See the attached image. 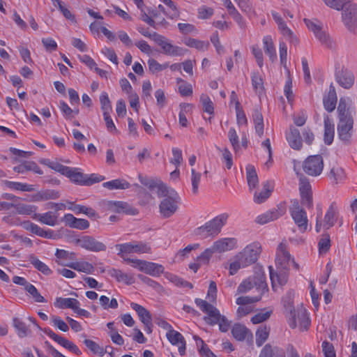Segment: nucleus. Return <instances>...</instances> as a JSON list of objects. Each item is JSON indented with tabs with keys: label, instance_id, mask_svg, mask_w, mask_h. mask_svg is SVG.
I'll return each instance as SVG.
<instances>
[{
	"label": "nucleus",
	"instance_id": "obj_1",
	"mask_svg": "<svg viewBox=\"0 0 357 357\" xmlns=\"http://www.w3.org/2000/svg\"><path fill=\"white\" fill-rule=\"evenodd\" d=\"M159 197H163L159 205L160 215L164 218L172 216L177 211L180 197L178 193L172 188L162 186L160 188Z\"/></svg>",
	"mask_w": 357,
	"mask_h": 357
},
{
	"label": "nucleus",
	"instance_id": "obj_2",
	"mask_svg": "<svg viewBox=\"0 0 357 357\" xmlns=\"http://www.w3.org/2000/svg\"><path fill=\"white\" fill-rule=\"evenodd\" d=\"M227 213H222L204 225L196 228L194 234L202 238L215 237L220 232L222 227L226 224L228 219Z\"/></svg>",
	"mask_w": 357,
	"mask_h": 357
},
{
	"label": "nucleus",
	"instance_id": "obj_3",
	"mask_svg": "<svg viewBox=\"0 0 357 357\" xmlns=\"http://www.w3.org/2000/svg\"><path fill=\"white\" fill-rule=\"evenodd\" d=\"M254 287H256L261 295H263L268 291V285L266 282V278L264 274H257L245 280L238 287L237 291L239 294H243Z\"/></svg>",
	"mask_w": 357,
	"mask_h": 357
},
{
	"label": "nucleus",
	"instance_id": "obj_4",
	"mask_svg": "<svg viewBox=\"0 0 357 357\" xmlns=\"http://www.w3.org/2000/svg\"><path fill=\"white\" fill-rule=\"evenodd\" d=\"M304 22L309 30L313 32L316 38L328 48H333L334 43L329 34L323 29L322 24L317 20L304 19Z\"/></svg>",
	"mask_w": 357,
	"mask_h": 357
},
{
	"label": "nucleus",
	"instance_id": "obj_5",
	"mask_svg": "<svg viewBox=\"0 0 357 357\" xmlns=\"http://www.w3.org/2000/svg\"><path fill=\"white\" fill-rule=\"evenodd\" d=\"M289 212L295 224L298 226L301 232H305L308 226V220L306 211L300 206L297 199L291 200Z\"/></svg>",
	"mask_w": 357,
	"mask_h": 357
},
{
	"label": "nucleus",
	"instance_id": "obj_6",
	"mask_svg": "<svg viewBox=\"0 0 357 357\" xmlns=\"http://www.w3.org/2000/svg\"><path fill=\"white\" fill-rule=\"evenodd\" d=\"M195 302L200 310L207 314L204 317V320L206 324L211 326L218 324L222 315L215 307L201 298H196Z\"/></svg>",
	"mask_w": 357,
	"mask_h": 357
},
{
	"label": "nucleus",
	"instance_id": "obj_7",
	"mask_svg": "<svg viewBox=\"0 0 357 357\" xmlns=\"http://www.w3.org/2000/svg\"><path fill=\"white\" fill-rule=\"evenodd\" d=\"M261 252V247L259 243L255 242L247 245L242 252L236 255L245 266L255 264Z\"/></svg>",
	"mask_w": 357,
	"mask_h": 357
},
{
	"label": "nucleus",
	"instance_id": "obj_8",
	"mask_svg": "<svg viewBox=\"0 0 357 357\" xmlns=\"http://www.w3.org/2000/svg\"><path fill=\"white\" fill-rule=\"evenodd\" d=\"M324 168L323 158L320 155L307 157L303 164V171L312 176H319Z\"/></svg>",
	"mask_w": 357,
	"mask_h": 357
},
{
	"label": "nucleus",
	"instance_id": "obj_9",
	"mask_svg": "<svg viewBox=\"0 0 357 357\" xmlns=\"http://www.w3.org/2000/svg\"><path fill=\"white\" fill-rule=\"evenodd\" d=\"M153 36L154 37L153 41L162 48V52L165 54L173 56H181L187 51L180 47L173 45L165 36L160 34L153 35Z\"/></svg>",
	"mask_w": 357,
	"mask_h": 357
},
{
	"label": "nucleus",
	"instance_id": "obj_10",
	"mask_svg": "<svg viewBox=\"0 0 357 357\" xmlns=\"http://www.w3.org/2000/svg\"><path fill=\"white\" fill-rule=\"evenodd\" d=\"M75 243L81 248L91 251V252H100L106 250V245L100 241H98L95 238L91 236H83L79 238L75 239Z\"/></svg>",
	"mask_w": 357,
	"mask_h": 357
},
{
	"label": "nucleus",
	"instance_id": "obj_11",
	"mask_svg": "<svg viewBox=\"0 0 357 357\" xmlns=\"http://www.w3.org/2000/svg\"><path fill=\"white\" fill-rule=\"evenodd\" d=\"M297 175L300 176L299 190L302 199V204L307 208H311L312 206L311 185L306 177L298 172Z\"/></svg>",
	"mask_w": 357,
	"mask_h": 357
},
{
	"label": "nucleus",
	"instance_id": "obj_12",
	"mask_svg": "<svg viewBox=\"0 0 357 357\" xmlns=\"http://www.w3.org/2000/svg\"><path fill=\"white\" fill-rule=\"evenodd\" d=\"M353 119L339 120L337 134L339 139L344 144H349L352 136Z\"/></svg>",
	"mask_w": 357,
	"mask_h": 357
},
{
	"label": "nucleus",
	"instance_id": "obj_13",
	"mask_svg": "<svg viewBox=\"0 0 357 357\" xmlns=\"http://www.w3.org/2000/svg\"><path fill=\"white\" fill-rule=\"evenodd\" d=\"M60 197L59 191L53 189H46L38 191L33 195H24V200L28 202H41L48 199H55Z\"/></svg>",
	"mask_w": 357,
	"mask_h": 357
},
{
	"label": "nucleus",
	"instance_id": "obj_14",
	"mask_svg": "<svg viewBox=\"0 0 357 357\" xmlns=\"http://www.w3.org/2000/svg\"><path fill=\"white\" fill-rule=\"evenodd\" d=\"M268 269L273 290H275V287L278 284L284 285L287 283L288 279V271L287 268H284L275 271L273 266H270Z\"/></svg>",
	"mask_w": 357,
	"mask_h": 357
},
{
	"label": "nucleus",
	"instance_id": "obj_15",
	"mask_svg": "<svg viewBox=\"0 0 357 357\" xmlns=\"http://www.w3.org/2000/svg\"><path fill=\"white\" fill-rule=\"evenodd\" d=\"M272 16L278 26L279 30L282 34L287 38L292 43L297 44L298 43V38L294 36V33L290 29L288 28L286 23L284 22L281 16L275 11H272Z\"/></svg>",
	"mask_w": 357,
	"mask_h": 357
},
{
	"label": "nucleus",
	"instance_id": "obj_16",
	"mask_svg": "<svg viewBox=\"0 0 357 357\" xmlns=\"http://www.w3.org/2000/svg\"><path fill=\"white\" fill-rule=\"evenodd\" d=\"M294 294L293 291H288L285 296L282 298V303L285 309V312L289 313L290 317H291V321L289 322V326L291 328H295L296 327V310L294 309L293 305V299H294Z\"/></svg>",
	"mask_w": 357,
	"mask_h": 357
},
{
	"label": "nucleus",
	"instance_id": "obj_17",
	"mask_svg": "<svg viewBox=\"0 0 357 357\" xmlns=\"http://www.w3.org/2000/svg\"><path fill=\"white\" fill-rule=\"evenodd\" d=\"M335 79L337 82L344 89H350L354 83V74L347 69H342L336 72Z\"/></svg>",
	"mask_w": 357,
	"mask_h": 357
},
{
	"label": "nucleus",
	"instance_id": "obj_18",
	"mask_svg": "<svg viewBox=\"0 0 357 357\" xmlns=\"http://www.w3.org/2000/svg\"><path fill=\"white\" fill-rule=\"evenodd\" d=\"M63 221L65 222L66 225L79 230L86 229L90 225L87 220L77 218L70 213L66 214L63 218Z\"/></svg>",
	"mask_w": 357,
	"mask_h": 357
},
{
	"label": "nucleus",
	"instance_id": "obj_19",
	"mask_svg": "<svg viewBox=\"0 0 357 357\" xmlns=\"http://www.w3.org/2000/svg\"><path fill=\"white\" fill-rule=\"evenodd\" d=\"M24 229L40 237L48 239L54 238V231L51 229L45 230L30 221L24 220Z\"/></svg>",
	"mask_w": 357,
	"mask_h": 357
},
{
	"label": "nucleus",
	"instance_id": "obj_20",
	"mask_svg": "<svg viewBox=\"0 0 357 357\" xmlns=\"http://www.w3.org/2000/svg\"><path fill=\"white\" fill-rule=\"evenodd\" d=\"M68 208L73 211L75 214L80 213L85 214L89 218L96 220L99 218L98 213L91 207H88L83 205L75 204L74 202H68Z\"/></svg>",
	"mask_w": 357,
	"mask_h": 357
},
{
	"label": "nucleus",
	"instance_id": "obj_21",
	"mask_svg": "<svg viewBox=\"0 0 357 357\" xmlns=\"http://www.w3.org/2000/svg\"><path fill=\"white\" fill-rule=\"evenodd\" d=\"M236 240L234 238H225L216 241L211 246L214 252H223L236 247Z\"/></svg>",
	"mask_w": 357,
	"mask_h": 357
},
{
	"label": "nucleus",
	"instance_id": "obj_22",
	"mask_svg": "<svg viewBox=\"0 0 357 357\" xmlns=\"http://www.w3.org/2000/svg\"><path fill=\"white\" fill-rule=\"evenodd\" d=\"M286 139L292 149L299 150L302 147L300 132L296 128L290 126L289 131L286 134Z\"/></svg>",
	"mask_w": 357,
	"mask_h": 357
},
{
	"label": "nucleus",
	"instance_id": "obj_23",
	"mask_svg": "<svg viewBox=\"0 0 357 357\" xmlns=\"http://www.w3.org/2000/svg\"><path fill=\"white\" fill-rule=\"evenodd\" d=\"M273 189V183L271 181H266L263 184V189L260 192H256L254 195V201L257 204L264 202L271 194Z\"/></svg>",
	"mask_w": 357,
	"mask_h": 357
},
{
	"label": "nucleus",
	"instance_id": "obj_24",
	"mask_svg": "<svg viewBox=\"0 0 357 357\" xmlns=\"http://www.w3.org/2000/svg\"><path fill=\"white\" fill-rule=\"evenodd\" d=\"M324 141L325 144L330 145L332 144L334 135H335V126L334 123L329 118L328 116H324Z\"/></svg>",
	"mask_w": 357,
	"mask_h": 357
},
{
	"label": "nucleus",
	"instance_id": "obj_25",
	"mask_svg": "<svg viewBox=\"0 0 357 357\" xmlns=\"http://www.w3.org/2000/svg\"><path fill=\"white\" fill-rule=\"evenodd\" d=\"M1 197L7 200L8 204H9V210L14 208L15 213H22V200L21 197L10 193L2 194Z\"/></svg>",
	"mask_w": 357,
	"mask_h": 357
},
{
	"label": "nucleus",
	"instance_id": "obj_26",
	"mask_svg": "<svg viewBox=\"0 0 357 357\" xmlns=\"http://www.w3.org/2000/svg\"><path fill=\"white\" fill-rule=\"evenodd\" d=\"M284 214L283 210L274 209L272 211H266V213L259 215L256 218V222L260 225L266 224L274 220H277Z\"/></svg>",
	"mask_w": 357,
	"mask_h": 357
},
{
	"label": "nucleus",
	"instance_id": "obj_27",
	"mask_svg": "<svg viewBox=\"0 0 357 357\" xmlns=\"http://www.w3.org/2000/svg\"><path fill=\"white\" fill-rule=\"evenodd\" d=\"M24 289L35 303H46L47 300L40 294L36 287L24 279Z\"/></svg>",
	"mask_w": 357,
	"mask_h": 357
},
{
	"label": "nucleus",
	"instance_id": "obj_28",
	"mask_svg": "<svg viewBox=\"0 0 357 357\" xmlns=\"http://www.w3.org/2000/svg\"><path fill=\"white\" fill-rule=\"evenodd\" d=\"M337 94L333 84L330 85L328 96L324 98V106L326 110L333 112L336 107Z\"/></svg>",
	"mask_w": 357,
	"mask_h": 357
},
{
	"label": "nucleus",
	"instance_id": "obj_29",
	"mask_svg": "<svg viewBox=\"0 0 357 357\" xmlns=\"http://www.w3.org/2000/svg\"><path fill=\"white\" fill-rule=\"evenodd\" d=\"M259 357H286V356L282 349L267 344L261 349Z\"/></svg>",
	"mask_w": 357,
	"mask_h": 357
},
{
	"label": "nucleus",
	"instance_id": "obj_30",
	"mask_svg": "<svg viewBox=\"0 0 357 357\" xmlns=\"http://www.w3.org/2000/svg\"><path fill=\"white\" fill-rule=\"evenodd\" d=\"M130 306L137 313L140 321L144 325L150 324V321H152L151 315L144 307L135 303H131Z\"/></svg>",
	"mask_w": 357,
	"mask_h": 357
},
{
	"label": "nucleus",
	"instance_id": "obj_31",
	"mask_svg": "<svg viewBox=\"0 0 357 357\" xmlns=\"http://www.w3.org/2000/svg\"><path fill=\"white\" fill-rule=\"evenodd\" d=\"M108 274L119 282H123L127 284H131L135 282L132 275L125 273L119 269L111 268L108 270Z\"/></svg>",
	"mask_w": 357,
	"mask_h": 357
},
{
	"label": "nucleus",
	"instance_id": "obj_32",
	"mask_svg": "<svg viewBox=\"0 0 357 357\" xmlns=\"http://www.w3.org/2000/svg\"><path fill=\"white\" fill-rule=\"evenodd\" d=\"M337 210L335 207V204L333 203L329 206L324 218L323 226L326 229H328L332 227L337 220Z\"/></svg>",
	"mask_w": 357,
	"mask_h": 357
},
{
	"label": "nucleus",
	"instance_id": "obj_33",
	"mask_svg": "<svg viewBox=\"0 0 357 357\" xmlns=\"http://www.w3.org/2000/svg\"><path fill=\"white\" fill-rule=\"evenodd\" d=\"M299 323L300 330L307 331L310 325V320L305 309L298 310L296 312V324Z\"/></svg>",
	"mask_w": 357,
	"mask_h": 357
},
{
	"label": "nucleus",
	"instance_id": "obj_34",
	"mask_svg": "<svg viewBox=\"0 0 357 357\" xmlns=\"http://www.w3.org/2000/svg\"><path fill=\"white\" fill-rule=\"evenodd\" d=\"M263 43L265 53L268 56L271 62H275L277 60V54L271 37L265 36L263 38Z\"/></svg>",
	"mask_w": 357,
	"mask_h": 357
},
{
	"label": "nucleus",
	"instance_id": "obj_35",
	"mask_svg": "<svg viewBox=\"0 0 357 357\" xmlns=\"http://www.w3.org/2000/svg\"><path fill=\"white\" fill-rule=\"evenodd\" d=\"M28 260L38 271L45 275H50L52 273V271L45 263L39 260L35 255H30L28 256Z\"/></svg>",
	"mask_w": 357,
	"mask_h": 357
},
{
	"label": "nucleus",
	"instance_id": "obj_36",
	"mask_svg": "<svg viewBox=\"0 0 357 357\" xmlns=\"http://www.w3.org/2000/svg\"><path fill=\"white\" fill-rule=\"evenodd\" d=\"M67 266L85 273H91L94 271L93 266L86 261H76V262H70L69 264H67Z\"/></svg>",
	"mask_w": 357,
	"mask_h": 357
},
{
	"label": "nucleus",
	"instance_id": "obj_37",
	"mask_svg": "<svg viewBox=\"0 0 357 357\" xmlns=\"http://www.w3.org/2000/svg\"><path fill=\"white\" fill-rule=\"evenodd\" d=\"M139 179L142 184L146 186L151 192H156L157 195L159 194L160 188H162V186H167L162 182H156L153 179L144 177L141 175L139 176Z\"/></svg>",
	"mask_w": 357,
	"mask_h": 357
},
{
	"label": "nucleus",
	"instance_id": "obj_38",
	"mask_svg": "<svg viewBox=\"0 0 357 357\" xmlns=\"http://www.w3.org/2000/svg\"><path fill=\"white\" fill-rule=\"evenodd\" d=\"M55 305L59 308H69L74 310L75 308H77V305H79V302L73 298H56Z\"/></svg>",
	"mask_w": 357,
	"mask_h": 357
},
{
	"label": "nucleus",
	"instance_id": "obj_39",
	"mask_svg": "<svg viewBox=\"0 0 357 357\" xmlns=\"http://www.w3.org/2000/svg\"><path fill=\"white\" fill-rule=\"evenodd\" d=\"M102 185L109 190H125L130 186V184L125 179L120 178L105 182Z\"/></svg>",
	"mask_w": 357,
	"mask_h": 357
},
{
	"label": "nucleus",
	"instance_id": "obj_40",
	"mask_svg": "<svg viewBox=\"0 0 357 357\" xmlns=\"http://www.w3.org/2000/svg\"><path fill=\"white\" fill-rule=\"evenodd\" d=\"M143 272L152 276H159L164 273V267L158 264L146 261Z\"/></svg>",
	"mask_w": 357,
	"mask_h": 357
},
{
	"label": "nucleus",
	"instance_id": "obj_41",
	"mask_svg": "<svg viewBox=\"0 0 357 357\" xmlns=\"http://www.w3.org/2000/svg\"><path fill=\"white\" fill-rule=\"evenodd\" d=\"M247 181L249 188L252 190L255 188L259 182L258 176L253 165H249L246 167Z\"/></svg>",
	"mask_w": 357,
	"mask_h": 357
},
{
	"label": "nucleus",
	"instance_id": "obj_42",
	"mask_svg": "<svg viewBox=\"0 0 357 357\" xmlns=\"http://www.w3.org/2000/svg\"><path fill=\"white\" fill-rule=\"evenodd\" d=\"M248 333L249 330L244 325L240 324H234L231 329L234 337L238 341H243Z\"/></svg>",
	"mask_w": 357,
	"mask_h": 357
},
{
	"label": "nucleus",
	"instance_id": "obj_43",
	"mask_svg": "<svg viewBox=\"0 0 357 357\" xmlns=\"http://www.w3.org/2000/svg\"><path fill=\"white\" fill-rule=\"evenodd\" d=\"M111 208L117 213H126L128 214H135L136 210L129 207L127 203L123 202H113L109 204Z\"/></svg>",
	"mask_w": 357,
	"mask_h": 357
},
{
	"label": "nucleus",
	"instance_id": "obj_44",
	"mask_svg": "<svg viewBox=\"0 0 357 357\" xmlns=\"http://www.w3.org/2000/svg\"><path fill=\"white\" fill-rule=\"evenodd\" d=\"M36 220L49 226H54L57 222V217L52 211L42 214L38 213Z\"/></svg>",
	"mask_w": 357,
	"mask_h": 357
},
{
	"label": "nucleus",
	"instance_id": "obj_45",
	"mask_svg": "<svg viewBox=\"0 0 357 357\" xmlns=\"http://www.w3.org/2000/svg\"><path fill=\"white\" fill-rule=\"evenodd\" d=\"M66 176L68 177L71 181L75 183L84 185V181L86 178V175L77 171L76 168L70 167V171L68 174H65Z\"/></svg>",
	"mask_w": 357,
	"mask_h": 357
},
{
	"label": "nucleus",
	"instance_id": "obj_46",
	"mask_svg": "<svg viewBox=\"0 0 357 357\" xmlns=\"http://www.w3.org/2000/svg\"><path fill=\"white\" fill-rule=\"evenodd\" d=\"M252 117L255 123V131L258 135L261 137L264 134V119L262 114L257 109H255Z\"/></svg>",
	"mask_w": 357,
	"mask_h": 357
},
{
	"label": "nucleus",
	"instance_id": "obj_47",
	"mask_svg": "<svg viewBox=\"0 0 357 357\" xmlns=\"http://www.w3.org/2000/svg\"><path fill=\"white\" fill-rule=\"evenodd\" d=\"M270 332V328L263 326H260L256 331V344L257 346H261L268 339Z\"/></svg>",
	"mask_w": 357,
	"mask_h": 357
},
{
	"label": "nucleus",
	"instance_id": "obj_48",
	"mask_svg": "<svg viewBox=\"0 0 357 357\" xmlns=\"http://www.w3.org/2000/svg\"><path fill=\"white\" fill-rule=\"evenodd\" d=\"M278 261L280 264L288 263L291 259L290 254L286 250V245L283 243L279 244L278 247Z\"/></svg>",
	"mask_w": 357,
	"mask_h": 357
},
{
	"label": "nucleus",
	"instance_id": "obj_49",
	"mask_svg": "<svg viewBox=\"0 0 357 357\" xmlns=\"http://www.w3.org/2000/svg\"><path fill=\"white\" fill-rule=\"evenodd\" d=\"M337 112L339 120H342L344 119H352L347 108L346 99L344 98H341L340 99L339 105L337 107Z\"/></svg>",
	"mask_w": 357,
	"mask_h": 357
},
{
	"label": "nucleus",
	"instance_id": "obj_50",
	"mask_svg": "<svg viewBox=\"0 0 357 357\" xmlns=\"http://www.w3.org/2000/svg\"><path fill=\"white\" fill-rule=\"evenodd\" d=\"M184 43L190 47H195L198 50L205 51L208 49L209 46V43L208 42H204L202 40H199L195 38H188L186 39Z\"/></svg>",
	"mask_w": 357,
	"mask_h": 357
},
{
	"label": "nucleus",
	"instance_id": "obj_51",
	"mask_svg": "<svg viewBox=\"0 0 357 357\" xmlns=\"http://www.w3.org/2000/svg\"><path fill=\"white\" fill-rule=\"evenodd\" d=\"M180 107L181 111L178 115L179 123L183 127H187L188 119L186 118L185 114L192 109V105L189 103H182L180 105Z\"/></svg>",
	"mask_w": 357,
	"mask_h": 357
},
{
	"label": "nucleus",
	"instance_id": "obj_52",
	"mask_svg": "<svg viewBox=\"0 0 357 357\" xmlns=\"http://www.w3.org/2000/svg\"><path fill=\"white\" fill-rule=\"evenodd\" d=\"M326 6L337 10H343L346 5L353 0H322Z\"/></svg>",
	"mask_w": 357,
	"mask_h": 357
},
{
	"label": "nucleus",
	"instance_id": "obj_53",
	"mask_svg": "<svg viewBox=\"0 0 357 357\" xmlns=\"http://www.w3.org/2000/svg\"><path fill=\"white\" fill-rule=\"evenodd\" d=\"M194 338L196 340L197 347H201L199 351L202 356H204V357H216L205 344L202 338L196 335L194 337Z\"/></svg>",
	"mask_w": 357,
	"mask_h": 357
},
{
	"label": "nucleus",
	"instance_id": "obj_54",
	"mask_svg": "<svg viewBox=\"0 0 357 357\" xmlns=\"http://www.w3.org/2000/svg\"><path fill=\"white\" fill-rule=\"evenodd\" d=\"M84 344L93 354H98L100 356H104L103 348L94 341L89 339H85L84 340Z\"/></svg>",
	"mask_w": 357,
	"mask_h": 357
},
{
	"label": "nucleus",
	"instance_id": "obj_55",
	"mask_svg": "<svg viewBox=\"0 0 357 357\" xmlns=\"http://www.w3.org/2000/svg\"><path fill=\"white\" fill-rule=\"evenodd\" d=\"M166 336L168 340L174 345L178 344L185 341L183 336L179 332L174 329L167 331Z\"/></svg>",
	"mask_w": 357,
	"mask_h": 357
},
{
	"label": "nucleus",
	"instance_id": "obj_56",
	"mask_svg": "<svg viewBox=\"0 0 357 357\" xmlns=\"http://www.w3.org/2000/svg\"><path fill=\"white\" fill-rule=\"evenodd\" d=\"M56 259L55 261L57 264L67 266L69 263H66V261L68 260V251L61 249H56L55 252Z\"/></svg>",
	"mask_w": 357,
	"mask_h": 357
},
{
	"label": "nucleus",
	"instance_id": "obj_57",
	"mask_svg": "<svg viewBox=\"0 0 357 357\" xmlns=\"http://www.w3.org/2000/svg\"><path fill=\"white\" fill-rule=\"evenodd\" d=\"M166 278L177 286L188 287L190 289H192L193 287L192 284L190 282L184 280L183 279L178 277L177 275L167 273Z\"/></svg>",
	"mask_w": 357,
	"mask_h": 357
},
{
	"label": "nucleus",
	"instance_id": "obj_58",
	"mask_svg": "<svg viewBox=\"0 0 357 357\" xmlns=\"http://www.w3.org/2000/svg\"><path fill=\"white\" fill-rule=\"evenodd\" d=\"M100 102L103 114L110 113L112 111V105L107 93L104 92L100 95Z\"/></svg>",
	"mask_w": 357,
	"mask_h": 357
},
{
	"label": "nucleus",
	"instance_id": "obj_59",
	"mask_svg": "<svg viewBox=\"0 0 357 357\" xmlns=\"http://www.w3.org/2000/svg\"><path fill=\"white\" fill-rule=\"evenodd\" d=\"M200 101L202 103L203 109L205 112H207L210 114H213L214 107L213 103L210 99V98L204 94H202L200 97Z\"/></svg>",
	"mask_w": 357,
	"mask_h": 357
},
{
	"label": "nucleus",
	"instance_id": "obj_60",
	"mask_svg": "<svg viewBox=\"0 0 357 357\" xmlns=\"http://www.w3.org/2000/svg\"><path fill=\"white\" fill-rule=\"evenodd\" d=\"M252 84L257 93H261L264 89V82L261 77L258 73H253L252 75Z\"/></svg>",
	"mask_w": 357,
	"mask_h": 357
},
{
	"label": "nucleus",
	"instance_id": "obj_61",
	"mask_svg": "<svg viewBox=\"0 0 357 357\" xmlns=\"http://www.w3.org/2000/svg\"><path fill=\"white\" fill-rule=\"evenodd\" d=\"M261 294L259 296H255V297H250V296H240L236 299V303L239 305H246L253 303L255 302H257L261 300Z\"/></svg>",
	"mask_w": 357,
	"mask_h": 357
},
{
	"label": "nucleus",
	"instance_id": "obj_62",
	"mask_svg": "<svg viewBox=\"0 0 357 357\" xmlns=\"http://www.w3.org/2000/svg\"><path fill=\"white\" fill-rule=\"evenodd\" d=\"M171 10L167 14L170 19H174L179 17V12L174 3L172 0H161Z\"/></svg>",
	"mask_w": 357,
	"mask_h": 357
},
{
	"label": "nucleus",
	"instance_id": "obj_63",
	"mask_svg": "<svg viewBox=\"0 0 357 357\" xmlns=\"http://www.w3.org/2000/svg\"><path fill=\"white\" fill-rule=\"evenodd\" d=\"M51 321L53 326L63 332H67L69 330L68 325L58 316H52L51 317Z\"/></svg>",
	"mask_w": 357,
	"mask_h": 357
},
{
	"label": "nucleus",
	"instance_id": "obj_64",
	"mask_svg": "<svg viewBox=\"0 0 357 357\" xmlns=\"http://www.w3.org/2000/svg\"><path fill=\"white\" fill-rule=\"evenodd\" d=\"M331 248V240L328 234H325L319 242V248L320 252L326 253Z\"/></svg>",
	"mask_w": 357,
	"mask_h": 357
}]
</instances>
